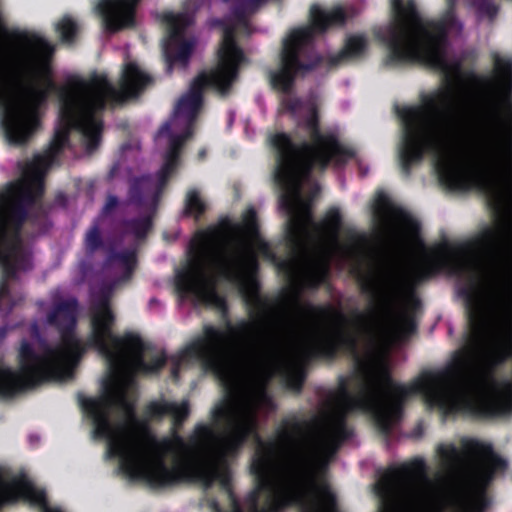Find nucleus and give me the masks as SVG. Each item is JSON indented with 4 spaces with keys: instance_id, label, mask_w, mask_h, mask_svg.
Returning a JSON list of instances; mask_svg holds the SVG:
<instances>
[{
    "instance_id": "nucleus-12",
    "label": "nucleus",
    "mask_w": 512,
    "mask_h": 512,
    "mask_svg": "<svg viewBox=\"0 0 512 512\" xmlns=\"http://www.w3.org/2000/svg\"><path fill=\"white\" fill-rule=\"evenodd\" d=\"M175 289L177 290V271L175 272Z\"/></svg>"
},
{
    "instance_id": "nucleus-7",
    "label": "nucleus",
    "mask_w": 512,
    "mask_h": 512,
    "mask_svg": "<svg viewBox=\"0 0 512 512\" xmlns=\"http://www.w3.org/2000/svg\"><path fill=\"white\" fill-rule=\"evenodd\" d=\"M56 31L60 34L64 42H71L77 32V24L70 17H63L56 24Z\"/></svg>"
},
{
    "instance_id": "nucleus-9",
    "label": "nucleus",
    "mask_w": 512,
    "mask_h": 512,
    "mask_svg": "<svg viewBox=\"0 0 512 512\" xmlns=\"http://www.w3.org/2000/svg\"><path fill=\"white\" fill-rule=\"evenodd\" d=\"M158 304H159V302H158V300H156V299H151V300L149 301V306H150V308H153L154 306H156V305H158Z\"/></svg>"
},
{
    "instance_id": "nucleus-4",
    "label": "nucleus",
    "mask_w": 512,
    "mask_h": 512,
    "mask_svg": "<svg viewBox=\"0 0 512 512\" xmlns=\"http://www.w3.org/2000/svg\"><path fill=\"white\" fill-rule=\"evenodd\" d=\"M209 0H186L180 13L167 12L164 21L167 35L162 43V51L167 64V70L173 67L184 68L196 44V38L190 31L193 14Z\"/></svg>"
},
{
    "instance_id": "nucleus-2",
    "label": "nucleus",
    "mask_w": 512,
    "mask_h": 512,
    "mask_svg": "<svg viewBox=\"0 0 512 512\" xmlns=\"http://www.w3.org/2000/svg\"><path fill=\"white\" fill-rule=\"evenodd\" d=\"M269 0H223L228 14L215 20L222 28L221 43L217 52V65L202 72L177 102L172 117L160 128L156 136H192L194 121L202 106L205 90L215 89L222 96L228 94L237 80L239 70L247 57L236 41L237 36L250 35L253 31L249 17Z\"/></svg>"
},
{
    "instance_id": "nucleus-10",
    "label": "nucleus",
    "mask_w": 512,
    "mask_h": 512,
    "mask_svg": "<svg viewBox=\"0 0 512 512\" xmlns=\"http://www.w3.org/2000/svg\"><path fill=\"white\" fill-rule=\"evenodd\" d=\"M6 328H0V339L5 336Z\"/></svg>"
},
{
    "instance_id": "nucleus-8",
    "label": "nucleus",
    "mask_w": 512,
    "mask_h": 512,
    "mask_svg": "<svg viewBox=\"0 0 512 512\" xmlns=\"http://www.w3.org/2000/svg\"><path fill=\"white\" fill-rule=\"evenodd\" d=\"M356 161L358 163V167H359L360 173L362 175H365L367 173V170L364 169V166H363L362 162L358 158H356Z\"/></svg>"
},
{
    "instance_id": "nucleus-1",
    "label": "nucleus",
    "mask_w": 512,
    "mask_h": 512,
    "mask_svg": "<svg viewBox=\"0 0 512 512\" xmlns=\"http://www.w3.org/2000/svg\"><path fill=\"white\" fill-rule=\"evenodd\" d=\"M444 480L432 479L417 457L383 474L374 485L378 512H483L488 484L507 468L490 445L463 438L437 446Z\"/></svg>"
},
{
    "instance_id": "nucleus-11",
    "label": "nucleus",
    "mask_w": 512,
    "mask_h": 512,
    "mask_svg": "<svg viewBox=\"0 0 512 512\" xmlns=\"http://www.w3.org/2000/svg\"><path fill=\"white\" fill-rule=\"evenodd\" d=\"M204 155H205V150H201L199 153V156L202 158V157H204Z\"/></svg>"
},
{
    "instance_id": "nucleus-5",
    "label": "nucleus",
    "mask_w": 512,
    "mask_h": 512,
    "mask_svg": "<svg viewBox=\"0 0 512 512\" xmlns=\"http://www.w3.org/2000/svg\"><path fill=\"white\" fill-rule=\"evenodd\" d=\"M139 1L97 0L93 8L101 17L105 31L116 33L136 26V8Z\"/></svg>"
},
{
    "instance_id": "nucleus-6",
    "label": "nucleus",
    "mask_w": 512,
    "mask_h": 512,
    "mask_svg": "<svg viewBox=\"0 0 512 512\" xmlns=\"http://www.w3.org/2000/svg\"><path fill=\"white\" fill-rule=\"evenodd\" d=\"M206 203L196 189L189 190L186 196L185 212L187 215L199 218L206 210Z\"/></svg>"
},
{
    "instance_id": "nucleus-3",
    "label": "nucleus",
    "mask_w": 512,
    "mask_h": 512,
    "mask_svg": "<svg viewBox=\"0 0 512 512\" xmlns=\"http://www.w3.org/2000/svg\"><path fill=\"white\" fill-rule=\"evenodd\" d=\"M0 512H64L27 475L0 467Z\"/></svg>"
}]
</instances>
